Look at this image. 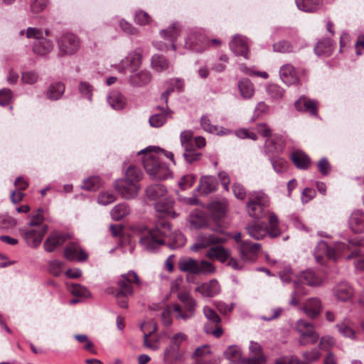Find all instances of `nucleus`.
<instances>
[{
	"label": "nucleus",
	"mask_w": 364,
	"mask_h": 364,
	"mask_svg": "<svg viewBox=\"0 0 364 364\" xmlns=\"http://www.w3.org/2000/svg\"><path fill=\"white\" fill-rule=\"evenodd\" d=\"M267 235L272 238L278 237L282 234V231L279 226L278 218L273 213H269L268 226H267Z\"/></svg>",
	"instance_id": "7c9ffc66"
},
{
	"label": "nucleus",
	"mask_w": 364,
	"mask_h": 364,
	"mask_svg": "<svg viewBox=\"0 0 364 364\" xmlns=\"http://www.w3.org/2000/svg\"><path fill=\"white\" fill-rule=\"evenodd\" d=\"M139 243L148 252L156 251L159 246V229L156 228L144 232L139 240Z\"/></svg>",
	"instance_id": "0eeeda50"
},
{
	"label": "nucleus",
	"mask_w": 364,
	"mask_h": 364,
	"mask_svg": "<svg viewBox=\"0 0 364 364\" xmlns=\"http://www.w3.org/2000/svg\"><path fill=\"white\" fill-rule=\"evenodd\" d=\"M115 189L125 199L136 197L139 191V186L134 181L119 179L115 182Z\"/></svg>",
	"instance_id": "39448f33"
},
{
	"label": "nucleus",
	"mask_w": 364,
	"mask_h": 364,
	"mask_svg": "<svg viewBox=\"0 0 364 364\" xmlns=\"http://www.w3.org/2000/svg\"><path fill=\"white\" fill-rule=\"evenodd\" d=\"M129 208L125 203L116 205L111 210V217L115 220H120L129 213Z\"/></svg>",
	"instance_id": "37998d69"
},
{
	"label": "nucleus",
	"mask_w": 364,
	"mask_h": 364,
	"mask_svg": "<svg viewBox=\"0 0 364 364\" xmlns=\"http://www.w3.org/2000/svg\"><path fill=\"white\" fill-rule=\"evenodd\" d=\"M146 196L149 201L152 202L151 205H154L156 211H158V199L159 198V186L158 185L150 186L146 189Z\"/></svg>",
	"instance_id": "de8ad7c7"
},
{
	"label": "nucleus",
	"mask_w": 364,
	"mask_h": 364,
	"mask_svg": "<svg viewBox=\"0 0 364 364\" xmlns=\"http://www.w3.org/2000/svg\"><path fill=\"white\" fill-rule=\"evenodd\" d=\"M247 210L249 215L254 218H262L264 216V209L268 205H262L252 202L247 203Z\"/></svg>",
	"instance_id": "4c0bfd02"
},
{
	"label": "nucleus",
	"mask_w": 364,
	"mask_h": 364,
	"mask_svg": "<svg viewBox=\"0 0 364 364\" xmlns=\"http://www.w3.org/2000/svg\"><path fill=\"white\" fill-rule=\"evenodd\" d=\"M264 146L267 153H279L283 150L284 143L281 137L274 136L266 140Z\"/></svg>",
	"instance_id": "2f4dec72"
},
{
	"label": "nucleus",
	"mask_w": 364,
	"mask_h": 364,
	"mask_svg": "<svg viewBox=\"0 0 364 364\" xmlns=\"http://www.w3.org/2000/svg\"><path fill=\"white\" fill-rule=\"evenodd\" d=\"M321 0H296L299 9L306 12L315 11L321 4Z\"/></svg>",
	"instance_id": "79ce46f5"
},
{
	"label": "nucleus",
	"mask_w": 364,
	"mask_h": 364,
	"mask_svg": "<svg viewBox=\"0 0 364 364\" xmlns=\"http://www.w3.org/2000/svg\"><path fill=\"white\" fill-rule=\"evenodd\" d=\"M228 201L225 198L219 200H214L209 205V209L213 216L218 220L222 218L226 212Z\"/></svg>",
	"instance_id": "393cba45"
},
{
	"label": "nucleus",
	"mask_w": 364,
	"mask_h": 364,
	"mask_svg": "<svg viewBox=\"0 0 364 364\" xmlns=\"http://www.w3.org/2000/svg\"><path fill=\"white\" fill-rule=\"evenodd\" d=\"M296 328L301 336L299 342L301 345L306 344V343L304 342L305 338H309V342L312 344L316 343L319 338V335L315 331L313 324L304 319L297 321Z\"/></svg>",
	"instance_id": "20e7f679"
},
{
	"label": "nucleus",
	"mask_w": 364,
	"mask_h": 364,
	"mask_svg": "<svg viewBox=\"0 0 364 364\" xmlns=\"http://www.w3.org/2000/svg\"><path fill=\"white\" fill-rule=\"evenodd\" d=\"M203 37L201 35L193 33L188 37L185 46L190 49L198 51L199 49L196 48V46H198L199 43H203Z\"/></svg>",
	"instance_id": "603ef678"
},
{
	"label": "nucleus",
	"mask_w": 364,
	"mask_h": 364,
	"mask_svg": "<svg viewBox=\"0 0 364 364\" xmlns=\"http://www.w3.org/2000/svg\"><path fill=\"white\" fill-rule=\"evenodd\" d=\"M280 78L287 85L297 84L299 81L295 68L291 64H285L279 70Z\"/></svg>",
	"instance_id": "dca6fc26"
},
{
	"label": "nucleus",
	"mask_w": 364,
	"mask_h": 364,
	"mask_svg": "<svg viewBox=\"0 0 364 364\" xmlns=\"http://www.w3.org/2000/svg\"><path fill=\"white\" fill-rule=\"evenodd\" d=\"M230 48L236 55L247 58L248 43L244 36L240 35L235 36L230 43Z\"/></svg>",
	"instance_id": "a211bd4d"
},
{
	"label": "nucleus",
	"mask_w": 364,
	"mask_h": 364,
	"mask_svg": "<svg viewBox=\"0 0 364 364\" xmlns=\"http://www.w3.org/2000/svg\"><path fill=\"white\" fill-rule=\"evenodd\" d=\"M187 339V336L183 333H176L171 340V350H166L164 353L165 358L173 357L179 349L181 343Z\"/></svg>",
	"instance_id": "bb28decb"
},
{
	"label": "nucleus",
	"mask_w": 364,
	"mask_h": 364,
	"mask_svg": "<svg viewBox=\"0 0 364 364\" xmlns=\"http://www.w3.org/2000/svg\"><path fill=\"white\" fill-rule=\"evenodd\" d=\"M205 255L210 259H217L221 262H225L229 259L230 256V252L229 250L225 248L224 247L218 245L211 247L209 250L207 251Z\"/></svg>",
	"instance_id": "b1692460"
},
{
	"label": "nucleus",
	"mask_w": 364,
	"mask_h": 364,
	"mask_svg": "<svg viewBox=\"0 0 364 364\" xmlns=\"http://www.w3.org/2000/svg\"><path fill=\"white\" fill-rule=\"evenodd\" d=\"M64 257L70 261L83 262L87 259V255L77 243L70 242L65 248Z\"/></svg>",
	"instance_id": "ddd939ff"
},
{
	"label": "nucleus",
	"mask_w": 364,
	"mask_h": 364,
	"mask_svg": "<svg viewBox=\"0 0 364 364\" xmlns=\"http://www.w3.org/2000/svg\"><path fill=\"white\" fill-rule=\"evenodd\" d=\"M227 240V238L214 234L200 235L197 237L196 242L191 246V250L197 252L200 249L206 248L212 245L225 243Z\"/></svg>",
	"instance_id": "9b49d317"
},
{
	"label": "nucleus",
	"mask_w": 364,
	"mask_h": 364,
	"mask_svg": "<svg viewBox=\"0 0 364 364\" xmlns=\"http://www.w3.org/2000/svg\"><path fill=\"white\" fill-rule=\"evenodd\" d=\"M238 88L243 98L249 99L254 95L255 90L253 85L247 78L242 79L238 82Z\"/></svg>",
	"instance_id": "58836bf2"
},
{
	"label": "nucleus",
	"mask_w": 364,
	"mask_h": 364,
	"mask_svg": "<svg viewBox=\"0 0 364 364\" xmlns=\"http://www.w3.org/2000/svg\"><path fill=\"white\" fill-rule=\"evenodd\" d=\"M200 125L205 132H208L211 134L224 135L229 133V131L228 129H223V128H219L216 125H212L210 123V120L208 116H203L201 117Z\"/></svg>",
	"instance_id": "c9c22d12"
},
{
	"label": "nucleus",
	"mask_w": 364,
	"mask_h": 364,
	"mask_svg": "<svg viewBox=\"0 0 364 364\" xmlns=\"http://www.w3.org/2000/svg\"><path fill=\"white\" fill-rule=\"evenodd\" d=\"M47 230V226H41L38 229L29 228L23 231V236L30 247H37L41 243Z\"/></svg>",
	"instance_id": "9d476101"
},
{
	"label": "nucleus",
	"mask_w": 364,
	"mask_h": 364,
	"mask_svg": "<svg viewBox=\"0 0 364 364\" xmlns=\"http://www.w3.org/2000/svg\"><path fill=\"white\" fill-rule=\"evenodd\" d=\"M338 332L344 337L355 339V331L353 323L349 320H343L336 325Z\"/></svg>",
	"instance_id": "72a5a7b5"
},
{
	"label": "nucleus",
	"mask_w": 364,
	"mask_h": 364,
	"mask_svg": "<svg viewBox=\"0 0 364 364\" xmlns=\"http://www.w3.org/2000/svg\"><path fill=\"white\" fill-rule=\"evenodd\" d=\"M273 49L274 51L280 53H290L294 50L293 46L286 41H281L274 43Z\"/></svg>",
	"instance_id": "69168bd1"
},
{
	"label": "nucleus",
	"mask_w": 364,
	"mask_h": 364,
	"mask_svg": "<svg viewBox=\"0 0 364 364\" xmlns=\"http://www.w3.org/2000/svg\"><path fill=\"white\" fill-rule=\"evenodd\" d=\"M132 282L140 284L139 279L134 272H129L122 276V279L118 283L119 290L116 294V298L127 297L132 294L133 290L130 284Z\"/></svg>",
	"instance_id": "6e6552de"
},
{
	"label": "nucleus",
	"mask_w": 364,
	"mask_h": 364,
	"mask_svg": "<svg viewBox=\"0 0 364 364\" xmlns=\"http://www.w3.org/2000/svg\"><path fill=\"white\" fill-rule=\"evenodd\" d=\"M215 272V268L212 263L205 260H202L200 262H198L197 274H213Z\"/></svg>",
	"instance_id": "680f3d73"
},
{
	"label": "nucleus",
	"mask_w": 364,
	"mask_h": 364,
	"mask_svg": "<svg viewBox=\"0 0 364 364\" xmlns=\"http://www.w3.org/2000/svg\"><path fill=\"white\" fill-rule=\"evenodd\" d=\"M350 228L355 233L364 232V213L362 210L353 211L349 218Z\"/></svg>",
	"instance_id": "412c9836"
},
{
	"label": "nucleus",
	"mask_w": 364,
	"mask_h": 364,
	"mask_svg": "<svg viewBox=\"0 0 364 364\" xmlns=\"http://www.w3.org/2000/svg\"><path fill=\"white\" fill-rule=\"evenodd\" d=\"M274 170L278 173H282L287 171V162L282 158H272L270 159Z\"/></svg>",
	"instance_id": "e2e57ef3"
},
{
	"label": "nucleus",
	"mask_w": 364,
	"mask_h": 364,
	"mask_svg": "<svg viewBox=\"0 0 364 364\" xmlns=\"http://www.w3.org/2000/svg\"><path fill=\"white\" fill-rule=\"evenodd\" d=\"M185 160L188 164L198 161L201 158V154L193 149V146L191 149H184L183 154Z\"/></svg>",
	"instance_id": "6e6d98bb"
},
{
	"label": "nucleus",
	"mask_w": 364,
	"mask_h": 364,
	"mask_svg": "<svg viewBox=\"0 0 364 364\" xmlns=\"http://www.w3.org/2000/svg\"><path fill=\"white\" fill-rule=\"evenodd\" d=\"M335 339L332 336H325L321 337L318 346L321 350H328L335 346Z\"/></svg>",
	"instance_id": "774afa93"
},
{
	"label": "nucleus",
	"mask_w": 364,
	"mask_h": 364,
	"mask_svg": "<svg viewBox=\"0 0 364 364\" xmlns=\"http://www.w3.org/2000/svg\"><path fill=\"white\" fill-rule=\"evenodd\" d=\"M299 282L311 287H317L322 284V279L311 270L303 272L300 275Z\"/></svg>",
	"instance_id": "f704fd0d"
},
{
	"label": "nucleus",
	"mask_w": 364,
	"mask_h": 364,
	"mask_svg": "<svg viewBox=\"0 0 364 364\" xmlns=\"http://www.w3.org/2000/svg\"><path fill=\"white\" fill-rule=\"evenodd\" d=\"M68 289L72 294L77 296L88 297L90 296V292L85 287L77 284H73L68 287Z\"/></svg>",
	"instance_id": "5fc2aeb1"
},
{
	"label": "nucleus",
	"mask_w": 364,
	"mask_h": 364,
	"mask_svg": "<svg viewBox=\"0 0 364 364\" xmlns=\"http://www.w3.org/2000/svg\"><path fill=\"white\" fill-rule=\"evenodd\" d=\"M100 185V178L98 176H92L84 180L82 188L87 191H95Z\"/></svg>",
	"instance_id": "3c124183"
},
{
	"label": "nucleus",
	"mask_w": 364,
	"mask_h": 364,
	"mask_svg": "<svg viewBox=\"0 0 364 364\" xmlns=\"http://www.w3.org/2000/svg\"><path fill=\"white\" fill-rule=\"evenodd\" d=\"M178 299L183 304L186 312L182 311L178 304L168 306L163 311L161 320L165 326H169L171 324V313L174 312L175 316L178 319L188 320L195 315L197 301L191 297L187 292H181L178 294Z\"/></svg>",
	"instance_id": "f257e3e1"
},
{
	"label": "nucleus",
	"mask_w": 364,
	"mask_h": 364,
	"mask_svg": "<svg viewBox=\"0 0 364 364\" xmlns=\"http://www.w3.org/2000/svg\"><path fill=\"white\" fill-rule=\"evenodd\" d=\"M353 289L347 283L338 284L333 288V295L337 300L341 301H346L351 299L353 296Z\"/></svg>",
	"instance_id": "5701e85b"
},
{
	"label": "nucleus",
	"mask_w": 364,
	"mask_h": 364,
	"mask_svg": "<svg viewBox=\"0 0 364 364\" xmlns=\"http://www.w3.org/2000/svg\"><path fill=\"white\" fill-rule=\"evenodd\" d=\"M141 65V58L136 52L129 53L125 58L122 60L119 64L121 72L129 71L136 72Z\"/></svg>",
	"instance_id": "2eb2a0df"
},
{
	"label": "nucleus",
	"mask_w": 364,
	"mask_h": 364,
	"mask_svg": "<svg viewBox=\"0 0 364 364\" xmlns=\"http://www.w3.org/2000/svg\"><path fill=\"white\" fill-rule=\"evenodd\" d=\"M248 202L258 203L262 205H269V199L267 194L262 191H254L250 193Z\"/></svg>",
	"instance_id": "a18cd8bd"
},
{
	"label": "nucleus",
	"mask_w": 364,
	"mask_h": 364,
	"mask_svg": "<svg viewBox=\"0 0 364 364\" xmlns=\"http://www.w3.org/2000/svg\"><path fill=\"white\" fill-rule=\"evenodd\" d=\"M198 262L192 258L181 259L178 262V268L181 272L197 274Z\"/></svg>",
	"instance_id": "e433bc0d"
},
{
	"label": "nucleus",
	"mask_w": 364,
	"mask_h": 364,
	"mask_svg": "<svg viewBox=\"0 0 364 364\" xmlns=\"http://www.w3.org/2000/svg\"><path fill=\"white\" fill-rule=\"evenodd\" d=\"M58 46L61 53L72 55L79 49L80 41L76 36L72 33H66L59 39Z\"/></svg>",
	"instance_id": "423d86ee"
},
{
	"label": "nucleus",
	"mask_w": 364,
	"mask_h": 364,
	"mask_svg": "<svg viewBox=\"0 0 364 364\" xmlns=\"http://www.w3.org/2000/svg\"><path fill=\"white\" fill-rule=\"evenodd\" d=\"M331 42L328 39L320 41L315 46V53L318 55H328L332 52Z\"/></svg>",
	"instance_id": "49530a36"
},
{
	"label": "nucleus",
	"mask_w": 364,
	"mask_h": 364,
	"mask_svg": "<svg viewBox=\"0 0 364 364\" xmlns=\"http://www.w3.org/2000/svg\"><path fill=\"white\" fill-rule=\"evenodd\" d=\"M134 21L139 26H146L151 23V17L144 11H137L134 16Z\"/></svg>",
	"instance_id": "052dcab7"
},
{
	"label": "nucleus",
	"mask_w": 364,
	"mask_h": 364,
	"mask_svg": "<svg viewBox=\"0 0 364 364\" xmlns=\"http://www.w3.org/2000/svg\"><path fill=\"white\" fill-rule=\"evenodd\" d=\"M65 92V86L60 82L51 84L47 90V97L52 100H58Z\"/></svg>",
	"instance_id": "a19ab883"
},
{
	"label": "nucleus",
	"mask_w": 364,
	"mask_h": 364,
	"mask_svg": "<svg viewBox=\"0 0 364 364\" xmlns=\"http://www.w3.org/2000/svg\"><path fill=\"white\" fill-rule=\"evenodd\" d=\"M218 186V182L215 177L212 176H202L198 190L203 195H208L215 191Z\"/></svg>",
	"instance_id": "4be33fe9"
},
{
	"label": "nucleus",
	"mask_w": 364,
	"mask_h": 364,
	"mask_svg": "<svg viewBox=\"0 0 364 364\" xmlns=\"http://www.w3.org/2000/svg\"><path fill=\"white\" fill-rule=\"evenodd\" d=\"M355 258V267L357 269L364 270V255L361 254L359 250H354L347 256L346 259H350Z\"/></svg>",
	"instance_id": "bf43d9fd"
},
{
	"label": "nucleus",
	"mask_w": 364,
	"mask_h": 364,
	"mask_svg": "<svg viewBox=\"0 0 364 364\" xmlns=\"http://www.w3.org/2000/svg\"><path fill=\"white\" fill-rule=\"evenodd\" d=\"M203 312L205 317L211 323L214 324H219L221 322V318L219 315L210 307L205 306L203 309Z\"/></svg>",
	"instance_id": "13d9d810"
},
{
	"label": "nucleus",
	"mask_w": 364,
	"mask_h": 364,
	"mask_svg": "<svg viewBox=\"0 0 364 364\" xmlns=\"http://www.w3.org/2000/svg\"><path fill=\"white\" fill-rule=\"evenodd\" d=\"M195 291L203 297H214L220 293L221 288L218 282L214 279L199 284Z\"/></svg>",
	"instance_id": "4468645a"
},
{
	"label": "nucleus",
	"mask_w": 364,
	"mask_h": 364,
	"mask_svg": "<svg viewBox=\"0 0 364 364\" xmlns=\"http://www.w3.org/2000/svg\"><path fill=\"white\" fill-rule=\"evenodd\" d=\"M189 221L191 226L196 229L203 228L207 223L206 218L204 214L198 211L191 214Z\"/></svg>",
	"instance_id": "c03bdc74"
},
{
	"label": "nucleus",
	"mask_w": 364,
	"mask_h": 364,
	"mask_svg": "<svg viewBox=\"0 0 364 364\" xmlns=\"http://www.w3.org/2000/svg\"><path fill=\"white\" fill-rule=\"evenodd\" d=\"M107 100L110 106L117 110L122 109L127 104L125 97L117 91L110 92Z\"/></svg>",
	"instance_id": "473e14b6"
},
{
	"label": "nucleus",
	"mask_w": 364,
	"mask_h": 364,
	"mask_svg": "<svg viewBox=\"0 0 364 364\" xmlns=\"http://www.w3.org/2000/svg\"><path fill=\"white\" fill-rule=\"evenodd\" d=\"M224 356L235 363H243L245 358L242 357V353L240 348L237 346H230L225 352Z\"/></svg>",
	"instance_id": "ea45409f"
},
{
	"label": "nucleus",
	"mask_w": 364,
	"mask_h": 364,
	"mask_svg": "<svg viewBox=\"0 0 364 364\" xmlns=\"http://www.w3.org/2000/svg\"><path fill=\"white\" fill-rule=\"evenodd\" d=\"M295 107L299 111L309 112L312 115L317 114L316 102L304 97H300L295 102Z\"/></svg>",
	"instance_id": "cd10ccee"
},
{
	"label": "nucleus",
	"mask_w": 364,
	"mask_h": 364,
	"mask_svg": "<svg viewBox=\"0 0 364 364\" xmlns=\"http://www.w3.org/2000/svg\"><path fill=\"white\" fill-rule=\"evenodd\" d=\"M249 235L255 240H261L267 235V228L264 223L254 221L245 228Z\"/></svg>",
	"instance_id": "6ab92c4d"
},
{
	"label": "nucleus",
	"mask_w": 364,
	"mask_h": 364,
	"mask_svg": "<svg viewBox=\"0 0 364 364\" xmlns=\"http://www.w3.org/2000/svg\"><path fill=\"white\" fill-rule=\"evenodd\" d=\"M291 160L299 169H307L310 165V158L301 151H295L291 154Z\"/></svg>",
	"instance_id": "c85d7f7f"
},
{
	"label": "nucleus",
	"mask_w": 364,
	"mask_h": 364,
	"mask_svg": "<svg viewBox=\"0 0 364 364\" xmlns=\"http://www.w3.org/2000/svg\"><path fill=\"white\" fill-rule=\"evenodd\" d=\"M173 200L172 198H166V202L162 204L161 202V218L163 217H168L172 214V207L173 205Z\"/></svg>",
	"instance_id": "0e129e2a"
},
{
	"label": "nucleus",
	"mask_w": 364,
	"mask_h": 364,
	"mask_svg": "<svg viewBox=\"0 0 364 364\" xmlns=\"http://www.w3.org/2000/svg\"><path fill=\"white\" fill-rule=\"evenodd\" d=\"M193 134L190 130L183 131L180 134V141L181 146L184 149H191L193 145Z\"/></svg>",
	"instance_id": "864d4df0"
},
{
	"label": "nucleus",
	"mask_w": 364,
	"mask_h": 364,
	"mask_svg": "<svg viewBox=\"0 0 364 364\" xmlns=\"http://www.w3.org/2000/svg\"><path fill=\"white\" fill-rule=\"evenodd\" d=\"M180 33V28L178 23H173L167 30L163 31L164 37L168 38L171 42V47L175 49L173 41Z\"/></svg>",
	"instance_id": "8fccbe9b"
},
{
	"label": "nucleus",
	"mask_w": 364,
	"mask_h": 364,
	"mask_svg": "<svg viewBox=\"0 0 364 364\" xmlns=\"http://www.w3.org/2000/svg\"><path fill=\"white\" fill-rule=\"evenodd\" d=\"M53 48V43L44 38L36 41L33 46V50L36 54L45 55Z\"/></svg>",
	"instance_id": "c756f323"
},
{
	"label": "nucleus",
	"mask_w": 364,
	"mask_h": 364,
	"mask_svg": "<svg viewBox=\"0 0 364 364\" xmlns=\"http://www.w3.org/2000/svg\"><path fill=\"white\" fill-rule=\"evenodd\" d=\"M259 250L260 245L259 243L252 242L248 240L240 243L239 252L243 261H255Z\"/></svg>",
	"instance_id": "1a4fd4ad"
},
{
	"label": "nucleus",
	"mask_w": 364,
	"mask_h": 364,
	"mask_svg": "<svg viewBox=\"0 0 364 364\" xmlns=\"http://www.w3.org/2000/svg\"><path fill=\"white\" fill-rule=\"evenodd\" d=\"M68 239L66 235L53 232L44 242V250L47 252H53L58 247L61 246Z\"/></svg>",
	"instance_id": "f3484780"
},
{
	"label": "nucleus",
	"mask_w": 364,
	"mask_h": 364,
	"mask_svg": "<svg viewBox=\"0 0 364 364\" xmlns=\"http://www.w3.org/2000/svg\"><path fill=\"white\" fill-rule=\"evenodd\" d=\"M268 95L273 99H279L283 97V90L277 85H270L267 87Z\"/></svg>",
	"instance_id": "338daca9"
},
{
	"label": "nucleus",
	"mask_w": 364,
	"mask_h": 364,
	"mask_svg": "<svg viewBox=\"0 0 364 364\" xmlns=\"http://www.w3.org/2000/svg\"><path fill=\"white\" fill-rule=\"evenodd\" d=\"M150 73L146 70H141L131 75L129 83L134 87H141L148 84L151 81Z\"/></svg>",
	"instance_id": "a878e982"
},
{
	"label": "nucleus",
	"mask_w": 364,
	"mask_h": 364,
	"mask_svg": "<svg viewBox=\"0 0 364 364\" xmlns=\"http://www.w3.org/2000/svg\"><path fill=\"white\" fill-rule=\"evenodd\" d=\"M141 328L144 331V346L154 350H157L159 343L152 335V331L155 332L157 330L156 323H146L141 326Z\"/></svg>",
	"instance_id": "f8f14e48"
},
{
	"label": "nucleus",
	"mask_w": 364,
	"mask_h": 364,
	"mask_svg": "<svg viewBox=\"0 0 364 364\" xmlns=\"http://www.w3.org/2000/svg\"><path fill=\"white\" fill-rule=\"evenodd\" d=\"M141 177L142 173L139 168L136 166H130L126 171L125 178L123 179L134 181L136 183H138Z\"/></svg>",
	"instance_id": "09e8293b"
},
{
	"label": "nucleus",
	"mask_w": 364,
	"mask_h": 364,
	"mask_svg": "<svg viewBox=\"0 0 364 364\" xmlns=\"http://www.w3.org/2000/svg\"><path fill=\"white\" fill-rule=\"evenodd\" d=\"M347 249L348 245L343 242H336L333 247H330L325 242H320L315 249V259L321 263L323 256L333 260L337 259Z\"/></svg>",
	"instance_id": "f03ea898"
},
{
	"label": "nucleus",
	"mask_w": 364,
	"mask_h": 364,
	"mask_svg": "<svg viewBox=\"0 0 364 364\" xmlns=\"http://www.w3.org/2000/svg\"><path fill=\"white\" fill-rule=\"evenodd\" d=\"M28 226L30 228L36 229H38L41 226H47L46 225L43 224V211L41 208L38 210L36 215L32 216L28 223Z\"/></svg>",
	"instance_id": "4d7b16f0"
},
{
	"label": "nucleus",
	"mask_w": 364,
	"mask_h": 364,
	"mask_svg": "<svg viewBox=\"0 0 364 364\" xmlns=\"http://www.w3.org/2000/svg\"><path fill=\"white\" fill-rule=\"evenodd\" d=\"M144 154L143 164L147 173L153 178H156L159 172V148L149 146L138 152Z\"/></svg>",
	"instance_id": "7ed1b4c3"
},
{
	"label": "nucleus",
	"mask_w": 364,
	"mask_h": 364,
	"mask_svg": "<svg viewBox=\"0 0 364 364\" xmlns=\"http://www.w3.org/2000/svg\"><path fill=\"white\" fill-rule=\"evenodd\" d=\"M321 310V303L318 298L308 299L302 307V311L311 318H316L320 314Z\"/></svg>",
	"instance_id": "aec40b11"
}]
</instances>
